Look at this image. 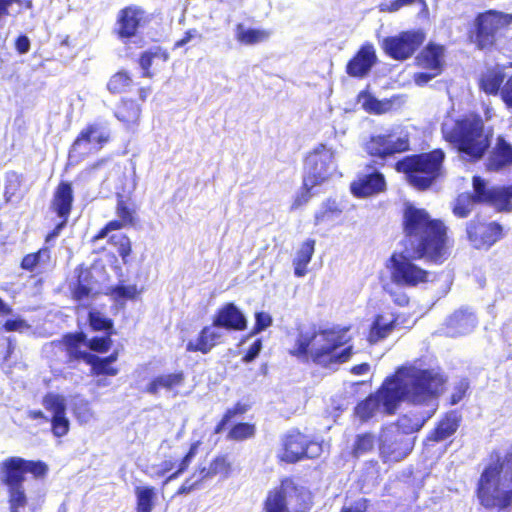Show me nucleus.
I'll list each match as a JSON object with an SVG mask.
<instances>
[{
    "label": "nucleus",
    "mask_w": 512,
    "mask_h": 512,
    "mask_svg": "<svg viewBox=\"0 0 512 512\" xmlns=\"http://www.w3.org/2000/svg\"><path fill=\"white\" fill-rule=\"evenodd\" d=\"M316 241L314 239H306L296 252L293 260L294 274L296 277H303L307 273V266L310 263L315 251Z\"/></svg>",
    "instance_id": "nucleus-37"
},
{
    "label": "nucleus",
    "mask_w": 512,
    "mask_h": 512,
    "mask_svg": "<svg viewBox=\"0 0 512 512\" xmlns=\"http://www.w3.org/2000/svg\"><path fill=\"white\" fill-rule=\"evenodd\" d=\"M74 203V192L72 184L68 181H60L55 187L50 202V210L59 219H67L71 215Z\"/></svg>",
    "instance_id": "nucleus-27"
},
{
    "label": "nucleus",
    "mask_w": 512,
    "mask_h": 512,
    "mask_svg": "<svg viewBox=\"0 0 512 512\" xmlns=\"http://www.w3.org/2000/svg\"><path fill=\"white\" fill-rule=\"evenodd\" d=\"M213 477L214 475L212 474L210 465H208V467H197V469L191 473L178 487L174 497L190 494L196 489H199L205 481Z\"/></svg>",
    "instance_id": "nucleus-35"
},
{
    "label": "nucleus",
    "mask_w": 512,
    "mask_h": 512,
    "mask_svg": "<svg viewBox=\"0 0 512 512\" xmlns=\"http://www.w3.org/2000/svg\"><path fill=\"white\" fill-rule=\"evenodd\" d=\"M475 195V189H473L472 193L459 194L452 207L453 214L458 218H466L471 213L473 206L475 204H480Z\"/></svg>",
    "instance_id": "nucleus-46"
},
{
    "label": "nucleus",
    "mask_w": 512,
    "mask_h": 512,
    "mask_svg": "<svg viewBox=\"0 0 512 512\" xmlns=\"http://www.w3.org/2000/svg\"><path fill=\"white\" fill-rule=\"evenodd\" d=\"M397 375L404 381L407 402L427 405L435 401L445 390L446 377L433 368H419L413 364L402 365Z\"/></svg>",
    "instance_id": "nucleus-7"
},
{
    "label": "nucleus",
    "mask_w": 512,
    "mask_h": 512,
    "mask_svg": "<svg viewBox=\"0 0 512 512\" xmlns=\"http://www.w3.org/2000/svg\"><path fill=\"white\" fill-rule=\"evenodd\" d=\"M250 409V405L241 401L236 402L232 407L227 408L223 413L221 419L215 425L213 433L220 434L235 418L241 417L246 414Z\"/></svg>",
    "instance_id": "nucleus-44"
},
{
    "label": "nucleus",
    "mask_w": 512,
    "mask_h": 512,
    "mask_svg": "<svg viewBox=\"0 0 512 512\" xmlns=\"http://www.w3.org/2000/svg\"><path fill=\"white\" fill-rule=\"evenodd\" d=\"M255 434V424L250 422H238L229 429L227 439L240 442L253 438Z\"/></svg>",
    "instance_id": "nucleus-49"
},
{
    "label": "nucleus",
    "mask_w": 512,
    "mask_h": 512,
    "mask_svg": "<svg viewBox=\"0 0 512 512\" xmlns=\"http://www.w3.org/2000/svg\"><path fill=\"white\" fill-rule=\"evenodd\" d=\"M108 243L117 248L118 255L122 262L126 264L132 253V242L130 238L123 233L112 234L108 238Z\"/></svg>",
    "instance_id": "nucleus-51"
},
{
    "label": "nucleus",
    "mask_w": 512,
    "mask_h": 512,
    "mask_svg": "<svg viewBox=\"0 0 512 512\" xmlns=\"http://www.w3.org/2000/svg\"><path fill=\"white\" fill-rule=\"evenodd\" d=\"M44 408L53 415L66 414L65 398L55 393H47L42 399Z\"/></svg>",
    "instance_id": "nucleus-54"
},
{
    "label": "nucleus",
    "mask_w": 512,
    "mask_h": 512,
    "mask_svg": "<svg viewBox=\"0 0 512 512\" xmlns=\"http://www.w3.org/2000/svg\"><path fill=\"white\" fill-rule=\"evenodd\" d=\"M114 334L115 333H112V332H106L101 337H99V336L92 337L91 339L87 340V347L91 351H94L97 353H106L109 351V349L112 346L113 341H112L111 337Z\"/></svg>",
    "instance_id": "nucleus-56"
},
{
    "label": "nucleus",
    "mask_w": 512,
    "mask_h": 512,
    "mask_svg": "<svg viewBox=\"0 0 512 512\" xmlns=\"http://www.w3.org/2000/svg\"><path fill=\"white\" fill-rule=\"evenodd\" d=\"M348 330L347 327H330L300 333L288 353L304 364L312 363L324 369L335 368L348 362L353 355L350 338L346 337Z\"/></svg>",
    "instance_id": "nucleus-2"
},
{
    "label": "nucleus",
    "mask_w": 512,
    "mask_h": 512,
    "mask_svg": "<svg viewBox=\"0 0 512 512\" xmlns=\"http://www.w3.org/2000/svg\"><path fill=\"white\" fill-rule=\"evenodd\" d=\"M104 360V357H99L95 354L90 355L86 364L91 366V374L96 376H116L119 372V369Z\"/></svg>",
    "instance_id": "nucleus-50"
},
{
    "label": "nucleus",
    "mask_w": 512,
    "mask_h": 512,
    "mask_svg": "<svg viewBox=\"0 0 512 512\" xmlns=\"http://www.w3.org/2000/svg\"><path fill=\"white\" fill-rule=\"evenodd\" d=\"M186 375L184 371L178 370L172 373L160 374L153 377L145 387V392L157 395L161 390L178 394V389L185 384Z\"/></svg>",
    "instance_id": "nucleus-29"
},
{
    "label": "nucleus",
    "mask_w": 512,
    "mask_h": 512,
    "mask_svg": "<svg viewBox=\"0 0 512 512\" xmlns=\"http://www.w3.org/2000/svg\"><path fill=\"white\" fill-rule=\"evenodd\" d=\"M370 501L367 498H359L351 505H345L340 509V512H366L369 508Z\"/></svg>",
    "instance_id": "nucleus-63"
},
{
    "label": "nucleus",
    "mask_w": 512,
    "mask_h": 512,
    "mask_svg": "<svg viewBox=\"0 0 512 512\" xmlns=\"http://www.w3.org/2000/svg\"><path fill=\"white\" fill-rule=\"evenodd\" d=\"M446 153L442 148L410 154L393 165L396 172L404 174L407 183L417 191L429 190L444 174Z\"/></svg>",
    "instance_id": "nucleus-6"
},
{
    "label": "nucleus",
    "mask_w": 512,
    "mask_h": 512,
    "mask_svg": "<svg viewBox=\"0 0 512 512\" xmlns=\"http://www.w3.org/2000/svg\"><path fill=\"white\" fill-rule=\"evenodd\" d=\"M214 476L221 475L224 478L230 476L232 472V463L227 454L215 456L209 463Z\"/></svg>",
    "instance_id": "nucleus-55"
},
{
    "label": "nucleus",
    "mask_w": 512,
    "mask_h": 512,
    "mask_svg": "<svg viewBox=\"0 0 512 512\" xmlns=\"http://www.w3.org/2000/svg\"><path fill=\"white\" fill-rule=\"evenodd\" d=\"M322 444L312 436L293 428L281 438V450L278 460L287 464H295L305 459H316L322 453Z\"/></svg>",
    "instance_id": "nucleus-12"
},
{
    "label": "nucleus",
    "mask_w": 512,
    "mask_h": 512,
    "mask_svg": "<svg viewBox=\"0 0 512 512\" xmlns=\"http://www.w3.org/2000/svg\"><path fill=\"white\" fill-rule=\"evenodd\" d=\"M272 317L263 311H259L255 313V323L250 331V335H256L272 324Z\"/></svg>",
    "instance_id": "nucleus-60"
},
{
    "label": "nucleus",
    "mask_w": 512,
    "mask_h": 512,
    "mask_svg": "<svg viewBox=\"0 0 512 512\" xmlns=\"http://www.w3.org/2000/svg\"><path fill=\"white\" fill-rule=\"evenodd\" d=\"M469 387L470 385L467 379H461L459 382H457L453 387V392L450 395L449 404L456 405L462 401L466 396Z\"/></svg>",
    "instance_id": "nucleus-59"
},
{
    "label": "nucleus",
    "mask_w": 512,
    "mask_h": 512,
    "mask_svg": "<svg viewBox=\"0 0 512 512\" xmlns=\"http://www.w3.org/2000/svg\"><path fill=\"white\" fill-rule=\"evenodd\" d=\"M53 267L51 248L47 245L42 246L35 252L24 255L20 261V268L31 273L32 276L43 275Z\"/></svg>",
    "instance_id": "nucleus-26"
},
{
    "label": "nucleus",
    "mask_w": 512,
    "mask_h": 512,
    "mask_svg": "<svg viewBox=\"0 0 512 512\" xmlns=\"http://www.w3.org/2000/svg\"><path fill=\"white\" fill-rule=\"evenodd\" d=\"M466 238L476 250H489L504 238V227L497 221L486 222L473 218L466 223Z\"/></svg>",
    "instance_id": "nucleus-16"
},
{
    "label": "nucleus",
    "mask_w": 512,
    "mask_h": 512,
    "mask_svg": "<svg viewBox=\"0 0 512 512\" xmlns=\"http://www.w3.org/2000/svg\"><path fill=\"white\" fill-rule=\"evenodd\" d=\"M115 301L121 302L126 300H135L139 291L136 285L118 284L109 288L107 292Z\"/></svg>",
    "instance_id": "nucleus-52"
},
{
    "label": "nucleus",
    "mask_w": 512,
    "mask_h": 512,
    "mask_svg": "<svg viewBox=\"0 0 512 512\" xmlns=\"http://www.w3.org/2000/svg\"><path fill=\"white\" fill-rule=\"evenodd\" d=\"M49 470V465L40 459L10 456L0 462V484L8 492L9 512H20L28 504L24 488L26 475L29 474L35 481H44Z\"/></svg>",
    "instance_id": "nucleus-5"
},
{
    "label": "nucleus",
    "mask_w": 512,
    "mask_h": 512,
    "mask_svg": "<svg viewBox=\"0 0 512 512\" xmlns=\"http://www.w3.org/2000/svg\"><path fill=\"white\" fill-rule=\"evenodd\" d=\"M155 59L165 62L169 59V53L166 49L161 47H153L140 54L138 64L142 70L141 76L143 78H153L154 73L151 70V67Z\"/></svg>",
    "instance_id": "nucleus-38"
},
{
    "label": "nucleus",
    "mask_w": 512,
    "mask_h": 512,
    "mask_svg": "<svg viewBox=\"0 0 512 512\" xmlns=\"http://www.w3.org/2000/svg\"><path fill=\"white\" fill-rule=\"evenodd\" d=\"M441 134L460 157L470 163H476L486 155L493 137L492 130L486 128L483 118L477 113L461 115L450 125L443 124Z\"/></svg>",
    "instance_id": "nucleus-4"
},
{
    "label": "nucleus",
    "mask_w": 512,
    "mask_h": 512,
    "mask_svg": "<svg viewBox=\"0 0 512 512\" xmlns=\"http://www.w3.org/2000/svg\"><path fill=\"white\" fill-rule=\"evenodd\" d=\"M379 405V399L369 394L355 406L354 413L362 422H367L375 415Z\"/></svg>",
    "instance_id": "nucleus-48"
},
{
    "label": "nucleus",
    "mask_w": 512,
    "mask_h": 512,
    "mask_svg": "<svg viewBox=\"0 0 512 512\" xmlns=\"http://www.w3.org/2000/svg\"><path fill=\"white\" fill-rule=\"evenodd\" d=\"M270 37V32L264 29H243L242 24L237 25L236 39L244 45H255L266 41Z\"/></svg>",
    "instance_id": "nucleus-45"
},
{
    "label": "nucleus",
    "mask_w": 512,
    "mask_h": 512,
    "mask_svg": "<svg viewBox=\"0 0 512 512\" xmlns=\"http://www.w3.org/2000/svg\"><path fill=\"white\" fill-rule=\"evenodd\" d=\"M134 87H137L138 100L141 102H145L152 93L150 85H142L136 82L133 75L124 69L112 74L106 83V89L112 95L129 93Z\"/></svg>",
    "instance_id": "nucleus-23"
},
{
    "label": "nucleus",
    "mask_w": 512,
    "mask_h": 512,
    "mask_svg": "<svg viewBox=\"0 0 512 512\" xmlns=\"http://www.w3.org/2000/svg\"><path fill=\"white\" fill-rule=\"evenodd\" d=\"M461 421L462 417L457 411L446 412L426 435L425 443L434 444L448 439L456 433Z\"/></svg>",
    "instance_id": "nucleus-28"
},
{
    "label": "nucleus",
    "mask_w": 512,
    "mask_h": 512,
    "mask_svg": "<svg viewBox=\"0 0 512 512\" xmlns=\"http://www.w3.org/2000/svg\"><path fill=\"white\" fill-rule=\"evenodd\" d=\"M60 343L63 345L69 362L84 361L86 363L92 354L82 350L83 346H87V337L82 331L63 334Z\"/></svg>",
    "instance_id": "nucleus-31"
},
{
    "label": "nucleus",
    "mask_w": 512,
    "mask_h": 512,
    "mask_svg": "<svg viewBox=\"0 0 512 512\" xmlns=\"http://www.w3.org/2000/svg\"><path fill=\"white\" fill-rule=\"evenodd\" d=\"M135 512H152L155 506L156 490L153 486H137L135 488Z\"/></svg>",
    "instance_id": "nucleus-42"
},
{
    "label": "nucleus",
    "mask_w": 512,
    "mask_h": 512,
    "mask_svg": "<svg viewBox=\"0 0 512 512\" xmlns=\"http://www.w3.org/2000/svg\"><path fill=\"white\" fill-rule=\"evenodd\" d=\"M333 158L332 150L325 144L317 145L304 158L303 178L311 181L312 184L322 185L332 175Z\"/></svg>",
    "instance_id": "nucleus-17"
},
{
    "label": "nucleus",
    "mask_w": 512,
    "mask_h": 512,
    "mask_svg": "<svg viewBox=\"0 0 512 512\" xmlns=\"http://www.w3.org/2000/svg\"><path fill=\"white\" fill-rule=\"evenodd\" d=\"M14 3L25 9H33V0H0V20L10 16V8Z\"/></svg>",
    "instance_id": "nucleus-61"
},
{
    "label": "nucleus",
    "mask_w": 512,
    "mask_h": 512,
    "mask_svg": "<svg viewBox=\"0 0 512 512\" xmlns=\"http://www.w3.org/2000/svg\"><path fill=\"white\" fill-rule=\"evenodd\" d=\"M416 436H408L394 426H383L377 437L378 454L384 464L406 459L414 450Z\"/></svg>",
    "instance_id": "nucleus-13"
},
{
    "label": "nucleus",
    "mask_w": 512,
    "mask_h": 512,
    "mask_svg": "<svg viewBox=\"0 0 512 512\" xmlns=\"http://www.w3.org/2000/svg\"><path fill=\"white\" fill-rule=\"evenodd\" d=\"M111 140V131L105 125L100 122L87 123L70 145L68 157L79 163L101 151Z\"/></svg>",
    "instance_id": "nucleus-10"
},
{
    "label": "nucleus",
    "mask_w": 512,
    "mask_h": 512,
    "mask_svg": "<svg viewBox=\"0 0 512 512\" xmlns=\"http://www.w3.org/2000/svg\"><path fill=\"white\" fill-rule=\"evenodd\" d=\"M191 462H192L191 459L183 456L177 466V469L165 478V480L162 482V486H165L170 481L177 479L181 474H183L185 471H187Z\"/></svg>",
    "instance_id": "nucleus-62"
},
{
    "label": "nucleus",
    "mask_w": 512,
    "mask_h": 512,
    "mask_svg": "<svg viewBox=\"0 0 512 512\" xmlns=\"http://www.w3.org/2000/svg\"><path fill=\"white\" fill-rule=\"evenodd\" d=\"M510 164H512V146L503 137H498L487 166L490 170L498 171Z\"/></svg>",
    "instance_id": "nucleus-34"
},
{
    "label": "nucleus",
    "mask_w": 512,
    "mask_h": 512,
    "mask_svg": "<svg viewBox=\"0 0 512 512\" xmlns=\"http://www.w3.org/2000/svg\"><path fill=\"white\" fill-rule=\"evenodd\" d=\"M291 487L296 489L291 478H285L281 486L270 491L264 501L263 509L265 512H290L286 503L285 489Z\"/></svg>",
    "instance_id": "nucleus-33"
},
{
    "label": "nucleus",
    "mask_w": 512,
    "mask_h": 512,
    "mask_svg": "<svg viewBox=\"0 0 512 512\" xmlns=\"http://www.w3.org/2000/svg\"><path fill=\"white\" fill-rule=\"evenodd\" d=\"M316 186L318 185L312 184L311 181L303 178L300 191L295 195L291 205V209H297L307 204L310 198L312 197V189Z\"/></svg>",
    "instance_id": "nucleus-57"
},
{
    "label": "nucleus",
    "mask_w": 512,
    "mask_h": 512,
    "mask_svg": "<svg viewBox=\"0 0 512 512\" xmlns=\"http://www.w3.org/2000/svg\"><path fill=\"white\" fill-rule=\"evenodd\" d=\"M425 38L426 35L422 30L401 31L397 35L385 37L381 48L391 59L405 61L423 45Z\"/></svg>",
    "instance_id": "nucleus-15"
},
{
    "label": "nucleus",
    "mask_w": 512,
    "mask_h": 512,
    "mask_svg": "<svg viewBox=\"0 0 512 512\" xmlns=\"http://www.w3.org/2000/svg\"><path fill=\"white\" fill-rule=\"evenodd\" d=\"M414 65L422 71L413 74L417 86H424L440 76L446 66V47L433 41L423 46L414 58Z\"/></svg>",
    "instance_id": "nucleus-14"
},
{
    "label": "nucleus",
    "mask_w": 512,
    "mask_h": 512,
    "mask_svg": "<svg viewBox=\"0 0 512 512\" xmlns=\"http://www.w3.org/2000/svg\"><path fill=\"white\" fill-rule=\"evenodd\" d=\"M377 443V437L371 432H364L355 436L350 454L354 458L371 453Z\"/></svg>",
    "instance_id": "nucleus-43"
},
{
    "label": "nucleus",
    "mask_w": 512,
    "mask_h": 512,
    "mask_svg": "<svg viewBox=\"0 0 512 512\" xmlns=\"http://www.w3.org/2000/svg\"><path fill=\"white\" fill-rule=\"evenodd\" d=\"M50 422L51 432L55 437L60 438L68 434L70 422L66 414L53 415Z\"/></svg>",
    "instance_id": "nucleus-58"
},
{
    "label": "nucleus",
    "mask_w": 512,
    "mask_h": 512,
    "mask_svg": "<svg viewBox=\"0 0 512 512\" xmlns=\"http://www.w3.org/2000/svg\"><path fill=\"white\" fill-rule=\"evenodd\" d=\"M382 167L367 162L362 172L350 184L351 193L357 198H366L379 194L386 189V178L380 171Z\"/></svg>",
    "instance_id": "nucleus-20"
},
{
    "label": "nucleus",
    "mask_w": 512,
    "mask_h": 512,
    "mask_svg": "<svg viewBox=\"0 0 512 512\" xmlns=\"http://www.w3.org/2000/svg\"><path fill=\"white\" fill-rule=\"evenodd\" d=\"M475 494L486 510L504 511L512 507V446L492 449L476 483Z\"/></svg>",
    "instance_id": "nucleus-3"
},
{
    "label": "nucleus",
    "mask_w": 512,
    "mask_h": 512,
    "mask_svg": "<svg viewBox=\"0 0 512 512\" xmlns=\"http://www.w3.org/2000/svg\"><path fill=\"white\" fill-rule=\"evenodd\" d=\"M512 22V16L496 10L478 13L468 30L470 43L478 50H492Z\"/></svg>",
    "instance_id": "nucleus-8"
},
{
    "label": "nucleus",
    "mask_w": 512,
    "mask_h": 512,
    "mask_svg": "<svg viewBox=\"0 0 512 512\" xmlns=\"http://www.w3.org/2000/svg\"><path fill=\"white\" fill-rule=\"evenodd\" d=\"M23 175L16 171H8L4 175V203H9L13 200H20L23 196L22 193Z\"/></svg>",
    "instance_id": "nucleus-40"
},
{
    "label": "nucleus",
    "mask_w": 512,
    "mask_h": 512,
    "mask_svg": "<svg viewBox=\"0 0 512 512\" xmlns=\"http://www.w3.org/2000/svg\"><path fill=\"white\" fill-rule=\"evenodd\" d=\"M374 395L379 399V404H382L387 415H393L402 400L407 401L404 381L399 379L397 372L386 379Z\"/></svg>",
    "instance_id": "nucleus-22"
},
{
    "label": "nucleus",
    "mask_w": 512,
    "mask_h": 512,
    "mask_svg": "<svg viewBox=\"0 0 512 512\" xmlns=\"http://www.w3.org/2000/svg\"><path fill=\"white\" fill-rule=\"evenodd\" d=\"M403 252H394L387 265L392 281L400 286L416 287L429 281L430 272L414 260L441 265L451 255L453 240L442 219L433 218L424 208L405 206L402 217Z\"/></svg>",
    "instance_id": "nucleus-1"
},
{
    "label": "nucleus",
    "mask_w": 512,
    "mask_h": 512,
    "mask_svg": "<svg viewBox=\"0 0 512 512\" xmlns=\"http://www.w3.org/2000/svg\"><path fill=\"white\" fill-rule=\"evenodd\" d=\"M370 158L369 162L385 167L390 158L410 150V138L407 134L397 135L394 131L370 135L362 145Z\"/></svg>",
    "instance_id": "nucleus-9"
},
{
    "label": "nucleus",
    "mask_w": 512,
    "mask_h": 512,
    "mask_svg": "<svg viewBox=\"0 0 512 512\" xmlns=\"http://www.w3.org/2000/svg\"><path fill=\"white\" fill-rule=\"evenodd\" d=\"M396 326V319L389 322H384V317L381 314L374 316L373 322L369 327L367 340L370 344L378 343L385 339L394 330Z\"/></svg>",
    "instance_id": "nucleus-39"
},
{
    "label": "nucleus",
    "mask_w": 512,
    "mask_h": 512,
    "mask_svg": "<svg viewBox=\"0 0 512 512\" xmlns=\"http://www.w3.org/2000/svg\"><path fill=\"white\" fill-rule=\"evenodd\" d=\"M430 417L431 414L419 416L416 413H406L399 416L395 422L388 425L396 427L405 435L412 436V434L421 430Z\"/></svg>",
    "instance_id": "nucleus-36"
},
{
    "label": "nucleus",
    "mask_w": 512,
    "mask_h": 512,
    "mask_svg": "<svg viewBox=\"0 0 512 512\" xmlns=\"http://www.w3.org/2000/svg\"><path fill=\"white\" fill-rule=\"evenodd\" d=\"M212 326L228 331H243L247 328V320L233 302H228L215 311Z\"/></svg>",
    "instance_id": "nucleus-25"
},
{
    "label": "nucleus",
    "mask_w": 512,
    "mask_h": 512,
    "mask_svg": "<svg viewBox=\"0 0 512 512\" xmlns=\"http://www.w3.org/2000/svg\"><path fill=\"white\" fill-rule=\"evenodd\" d=\"M377 63L376 50L372 43L365 42L347 62L345 71L353 78L366 77Z\"/></svg>",
    "instance_id": "nucleus-24"
},
{
    "label": "nucleus",
    "mask_w": 512,
    "mask_h": 512,
    "mask_svg": "<svg viewBox=\"0 0 512 512\" xmlns=\"http://www.w3.org/2000/svg\"><path fill=\"white\" fill-rule=\"evenodd\" d=\"M478 89L488 96H499L512 110V62L488 66L477 78Z\"/></svg>",
    "instance_id": "nucleus-11"
},
{
    "label": "nucleus",
    "mask_w": 512,
    "mask_h": 512,
    "mask_svg": "<svg viewBox=\"0 0 512 512\" xmlns=\"http://www.w3.org/2000/svg\"><path fill=\"white\" fill-rule=\"evenodd\" d=\"M342 213V210L338 206L335 200L327 199L323 202L319 212L314 216L315 224H321L338 217Z\"/></svg>",
    "instance_id": "nucleus-53"
},
{
    "label": "nucleus",
    "mask_w": 512,
    "mask_h": 512,
    "mask_svg": "<svg viewBox=\"0 0 512 512\" xmlns=\"http://www.w3.org/2000/svg\"><path fill=\"white\" fill-rule=\"evenodd\" d=\"M87 321L90 329L94 332H112L114 330V322L111 318L105 317L100 311L92 309L88 312Z\"/></svg>",
    "instance_id": "nucleus-47"
},
{
    "label": "nucleus",
    "mask_w": 512,
    "mask_h": 512,
    "mask_svg": "<svg viewBox=\"0 0 512 512\" xmlns=\"http://www.w3.org/2000/svg\"><path fill=\"white\" fill-rule=\"evenodd\" d=\"M152 20L151 14L136 4L121 8L116 16L115 35L123 39H131L138 34L141 27L148 25Z\"/></svg>",
    "instance_id": "nucleus-19"
},
{
    "label": "nucleus",
    "mask_w": 512,
    "mask_h": 512,
    "mask_svg": "<svg viewBox=\"0 0 512 512\" xmlns=\"http://www.w3.org/2000/svg\"><path fill=\"white\" fill-rule=\"evenodd\" d=\"M222 334L216 327L206 325L202 327L197 336L186 344V351L192 353L208 354L213 348L221 343Z\"/></svg>",
    "instance_id": "nucleus-30"
},
{
    "label": "nucleus",
    "mask_w": 512,
    "mask_h": 512,
    "mask_svg": "<svg viewBox=\"0 0 512 512\" xmlns=\"http://www.w3.org/2000/svg\"><path fill=\"white\" fill-rule=\"evenodd\" d=\"M91 278L92 273L89 269H77L76 283L71 289V297L73 300L80 302L94 296L92 287L87 284Z\"/></svg>",
    "instance_id": "nucleus-41"
},
{
    "label": "nucleus",
    "mask_w": 512,
    "mask_h": 512,
    "mask_svg": "<svg viewBox=\"0 0 512 512\" xmlns=\"http://www.w3.org/2000/svg\"><path fill=\"white\" fill-rule=\"evenodd\" d=\"M115 214L117 219L108 221L98 232L91 238V242L95 243L104 239L112 231H118L123 228L134 227L137 223L136 207L121 194L117 195Z\"/></svg>",
    "instance_id": "nucleus-21"
},
{
    "label": "nucleus",
    "mask_w": 512,
    "mask_h": 512,
    "mask_svg": "<svg viewBox=\"0 0 512 512\" xmlns=\"http://www.w3.org/2000/svg\"><path fill=\"white\" fill-rule=\"evenodd\" d=\"M141 101L131 98H121L114 110L115 118L126 128H134L139 125L142 115Z\"/></svg>",
    "instance_id": "nucleus-32"
},
{
    "label": "nucleus",
    "mask_w": 512,
    "mask_h": 512,
    "mask_svg": "<svg viewBox=\"0 0 512 512\" xmlns=\"http://www.w3.org/2000/svg\"><path fill=\"white\" fill-rule=\"evenodd\" d=\"M262 349V340L256 339L242 357V361L250 363L256 359Z\"/></svg>",
    "instance_id": "nucleus-64"
},
{
    "label": "nucleus",
    "mask_w": 512,
    "mask_h": 512,
    "mask_svg": "<svg viewBox=\"0 0 512 512\" xmlns=\"http://www.w3.org/2000/svg\"><path fill=\"white\" fill-rule=\"evenodd\" d=\"M472 185L480 204L490 206L499 213L512 211V192L508 185L488 186L487 182L477 175L473 177Z\"/></svg>",
    "instance_id": "nucleus-18"
}]
</instances>
